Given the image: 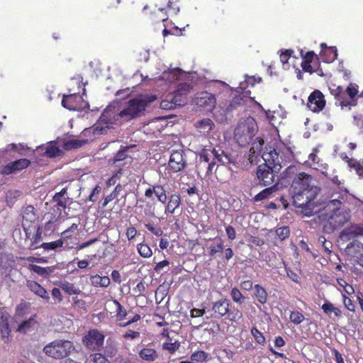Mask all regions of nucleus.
<instances>
[{
  "label": "nucleus",
  "mask_w": 363,
  "mask_h": 363,
  "mask_svg": "<svg viewBox=\"0 0 363 363\" xmlns=\"http://www.w3.org/2000/svg\"><path fill=\"white\" fill-rule=\"evenodd\" d=\"M140 337V333L133 330H128L123 335V337L125 340H133Z\"/></svg>",
  "instance_id": "obj_63"
},
{
  "label": "nucleus",
  "mask_w": 363,
  "mask_h": 363,
  "mask_svg": "<svg viewBox=\"0 0 363 363\" xmlns=\"http://www.w3.org/2000/svg\"><path fill=\"white\" fill-rule=\"evenodd\" d=\"M147 105V101L143 99L135 98L128 101L126 106L118 113V116L125 121H130L138 117L145 111Z\"/></svg>",
  "instance_id": "obj_10"
},
{
  "label": "nucleus",
  "mask_w": 363,
  "mask_h": 363,
  "mask_svg": "<svg viewBox=\"0 0 363 363\" xmlns=\"http://www.w3.org/2000/svg\"><path fill=\"white\" fill-rule=\"evenodd\" d=\"M40 148L45 150L43 155L50 158L60 156L62 153V150L57 145V143L55 141H51L48 143L45 147H41Z\"/></svg>",
  "instance_id": "obj_26"
},
{
  "label": "nucleus",
  "mask_w": 363,
  "mask_h": 363,
  "mask_svg": "<svg viewBox=\"0 0 363 363\" xmlns=\"http://www.w3.org/2000/svg\"><path fill=\"white\" fill-rule=\"evenodd\" d=\"M78 230V224L73 223L69 228L64 230L62 233V239L63 241L72 238L73 234Z\"/></svg>",
  "instance_id": "obj_53"
},
{
  "label": "nucleus",
  "mask_w": 363,
  "mask_h": 363,
  "mask_svg": "<svg viewBox=\"0 0 363 363\" xmlns=\"http://www.w3.org/2000/svg\"><path fill=\"white\" fill-rule=\"evenodd\" d=\"M32 230H35V234L30 236V243L28 248L31 250L41 248L40 242H41L42 238V228L40 226H33Z\"/></svg>",
  "instance_id": "obj_25"
},
{
  "label": "nucleus",
  "mask_w": 363,
  "mask_h": 363,
  "mask_svg": "<svg viewBox=\"0 0 363 363\" xmlns=\"http://www.w3.org/2000/svg\"><path fill=\"white\" fill-rule=\"evenodd\" d=\"M179 347V345L175 342H164L162 349L167 350L170 354H174Z\"/></svg>",
  "instance_id": "obj_61"
},
{
  "label": "nucleus",
  "mask_w": 363,
  "mask_h": 363,
  "mask_svg": "<svg viewBox=\"0 0 363 363\" xmlns=\"http://www.w3.org/2000/svg\"><path fill=\"white\" fill-rule=\"evenodd\" d=\"M321 308L323 312L328 315H330L332 313H333L334 315L337 318L342 315V311L340 309L335 307L332 303L329 301H325L323 304Z\"/></svg>",
  "instance_id": "obj_36"
},
{
  "label": "nucleus",
  "mask_w": 363,
  "mask_h": 363,
  "mask_svg": "<svg viewBox=\"0 0 363 363\" xmlns=\"http://www.w3.org/2000/svg\"><path fill=\"white\" fill-rule=\"evenodd\" d=\"M91 284L95 287L106 288L110 285L111 281L108 277H101L99 274L92 275L90 277Z\"/></svg>",
  "instance_id": "obj_30"
},
{
  "label": "nucleus",
  "mask_w": 363,
  "mask_h": 363,
  "mask_svg": "<svg viewBox=\"0 0 363 363\" xmlns=\"http://www.w3.org/2000/svg\"><path fill=\"white\" fill-rule=\"evenodd\" d=\"M74 349L72 342L57 339L47 344L43 348V352L50 357L61 359L68 357Z\"/></svg>",
  "instance_id": "obj_9"
},
{
  "label": "nucleus",
  "mask_w": 363,
  "mask_h": 363,
  "mask_svg": "<svg viewBox=\"0 0 363 363\" xmlns=\"http://www.w3.org/2000/svg\"><path fill=\"white\" fill-rule=\"evenodd\" d=\"M133 290L138 296H143L146 290V284L143 281H140Z\"/></svg>",
  "instance_id": "obj_64"
},
{
  "label": "nucleus",
  "mask_w": 363,
  "mask_h": 363,
  "mask_svg": "<svg viewBox=\"0 0 363 363\" xmlns=\"http://www.w3.org/2000/svg\"><path fill=\"white\" fill-rule=\"evenodd\" d=\"M230 296L234 302L240 304L242 303L245 298L240 291L236 287L231 289Z\"/></svg>",
  "instance_id": "obj_55"
},
{
  "label": "nucleus",
  "mask_w": 363,
  "mask_h": 363,
  "mask_svg": "<svg viewBox=\"0 0 363 363\" xmlns=\"http://www.w3.org/2000/svg\"><path fill=\"white\" fill-rule=\"evenodd\" d=\"M353 118L354 125L363 133V107L359 111H355Z\"/></svg>",
  "instance_id": "obj_52"
},
{
  "label": "nucleus",
  "mask_w": 363,
  "mask_h": 363,
  "mask_svg": "<svg viewBox=\"0 0 363 363\" xmlns=\"http://www.w3.org/2000/svg\"><path fill=\"white\" fill-rule=\"evenodd\" d=\"M30 164L29 160L21 158L3 166L0 169V174L2 175L15 174L26 169Z\"/></svg>",
  "instance_id": "obj_17"
},
{
  "label": "nucleus",
  "mask_w": 363,
  "mask_h": 363,
  "mask_svg": "<svg viewBox=\"0 0 363 363\" xmlns=\"http://www.w3.org/2000/svg\"><path fill=\"white\" fill-rule=\"evenodd\" d=\"M251 334L255 338L257 343L264 345L266 343V339L263 333L259 331L256 327H252L251 329Z\"/></svg>",
  "instance_id": "obj_49"
},
{
  "label": "nucleus",
  "mask_w": 363,
  "mask_h": 363,
  "mask_svg": "<svg viewBox=\"0 0 363 363\" xmlns=\"http://www.w3.org/2000/svg\"><path fill=\"white\" fill-rule=\"evenodd\" d=\"M144 195L145 198L152 199L153 195H155L157 199L163 204H165L167 201V190L164 186L161 184L150 186L145 191Z\"/></svg>",
  "instance_id": "obj_18"
},
{
  "label": "nucleus",
  "mask_w": 363,
  "mask_h": 363,
  "mask_svg": "<svg viewBox=\"0 0 363 363\" xmlns=\"http://www.w3.org/2000/svg\"><path fill=\"white\" fill-rule=\"evenodd\" d=\"M262 79L259 76L245 75V82L240 83L241 89H246L247 86H254L256 84L262 82Z\"/></svg>",
  "instance_id": "obj_40"
},
{
  "label": "nucleus",
  "mask_w": 363,
  "mask_h": 363,
  "mask_svg": "<svg viewBox=\"0 0 363 363\" xmlns=\"http://www.w3.org/2000/svg\"><path fill=\"white\" fill-rule=\"evenodd\" d=\"M209 354L203 350H196L190 357L191 361L196 362H205L208 359Z\"/></svg>",
  "instance_id": "obj_39"
},
{
  "label": "nucleus",
  "mask_w": 363,
  "mask_h": 363,
  "mask_svg": "<svg viewBox=\"0 0 363 363\" xmlns=\"http://www.w3.org/2000/svg\"><path fill=\"white\" fill-rule=\"evenodd\" d=\"M139 357L146 362H156L159 358V353L151 344H148L140 350Z\"/></svg>",
  "instance_id": "obj_21"
},
{
  "label": "nucleus",
  "mask_w": 363,
  "mask_h": 363,
  "mask_svg": "<svg viewBox=\"0 0 363 363\" xmlns=\"http://www.w3.org/2000/svg\"><path fill=\"white\" fill-rule=\"evenodd\" d=\"M284 151L275 148L269 152L264 151L262 154V157L265 162L257 167V177L259 184L261 186H266L271 185L274 182V169L279 170L283 164L286 162Z\"/></svg>",
  "instance_id": "obj_3"
},
{
  "label": "nucleus",
  "mask_w": 363,
  "mask_h": 363,
  "mask_svg": "<svg viewBox=\"0 0 363 363\" xmlns=\"http://www.w3.org/2000/svg\"><path fill=\"white\" fill-rule=\"evenodd\" d=\"M199 160L208 164L206 177H210L217 169L219 164L228 166L237 163L236 156L229 150H222L220 147L202 149L199 153Z\"/></svg>",
  "instance_id": "obj_4"
},
{
  "label": "nucleus",
  "mask_w": 363,
  "mask_h": 363,
  "mask_svg": "<svg viewBox=\"0 0 363 363\" xmlns=\"http://www.w3.org/2000/svg\"><path fill=\"white\" fill-rule=\"evenodd\" d=\"M187 167L185 159V152L183 150H173L168 162V168L173 172L177 173L183 171Z\"/></svg>",
  "instance_id": "obj_12"
},
{
  "label": "nucleus",
  "mask_w": 363,
  "mask_h": 363,
  "mask_svg": "<svg viewBox=\"0 0 363 363\" xmlns=\"http://www.w3.org/2000/svg\"><path fill=\"white\" fill-rule=\"evenodd\" d=\"M289 319L294 324L299 325L304 320L305 318L299 311H291L289 315Z\"/></svg>",
  "instance_id": "obj_57"
},
{
  "label": "nucleus",
  "mask_w": 363,
  "mask_h": 363,
  "mask_svg": "<svg viewBox=\"0 0 363 363\" xmlns=\"http://www.w3.org/2000/svg\"><path fill=\"white\" fill-rule=\"evenodd\" d=\"M258 126L255 119L251 116L240 120L234 130V139L240 147H247L252 142Z\"/></svg>",
  "instance_id": "obj_8"
},
{
  "label": "nucleus",
  "mask_w": 363,
  "mask_h": 363,
  "mask_svg": "<svg viewBox=\"0 0 363 363\" xmlns=\"http://www.w3.org/2000/svg\"><path fill=\"white\" fill-rule=\"evenodd\" d=\"M37 315L34 314L28 319L23 320L18 327L17 331L23 333H26L28 330L33 328L36 324Z\"/></svg>",
  "instance_id": "obj_31"
},
{
  "label": "nucleus",
  "mask_w": 363,
  "mask_h": 363,
  "mask_svg": "<svg viewBox=\"0 0 363 363\" xmlns=\"http://www.w3.org/2000/svg\"><path fill=\"white\" fill-rule=\"evenodd\" d=\"M213 126V122L209 118L202 119L195 123V127L203 133H208Z\"/></svg>",
  "instance_id": "obj_34"
},
{
  "label": "nucleus",
  "mask_w": 363,
  "mask_h": 363,
  "mask_svg": "<svg viewBox=\"0 0 363 363\" xmlns=\"http://www.w3.org/2000/svg\"><path fill=\"white\" fill-rule=\"evenodd\" d=\"M210 311L212 318L220 319L226 316V319L232 323L238 322L243 316L242 311L233 306L227 298H222L212 302Z\"/></svg>",
  "instance_id": "obj_7"
},
{
  "label": "nucleus",
  "mask_w": 363,
  "mask_h": 363,
  "mask_svg": "<svg viewBox=\"0 0 363 363\" xmlns=\"http://www.w3.org/2000/svg\"><path fill=\"white\" fill-rule=\"evenodd\" d=\"M169 98H172L174 102V106H182L187 103V97L181 95L177 91H174V94L169 95Z\"/></svg>",
  "instance_id": "obj_46"
},
{
  "label": "nucleus",
  "mask_w": 363,
  "mask_h": 363,
  "mask_svg": "<svg viewBox=\"0 0 363 363\" xmlns=\"http://www.w3.org/2000/svg\"><path fill=\"white\" fill-rule=\"evenodd\" d=\"M325 48V50H323V53H328L329 55L328 60L334 61L337 57V50L335 47H329L328 48L325 44L322 43L321 48Z\"/></svg>",
  "instance_id": "obj_54"
},
{
  "label": "nucleus",
  "mask_w": 363,
  "mask_h": 363,
  "mask_svg": "<svg viewBox=\"0 0 363 363\" xmlns=\"http://www.w3.org/2000/svg\"><path fill=\"white\" fill-rule=\"evenodd\" d=\"M348 191L342 189L340 196L331 199L323 204V207L313 211L319 213L318 218L325 233L331 234L344 227L351 218L350 211L343 206V201L347 197Z\"/></svg>",
  "instance_id": "obj_2"
},
{
  "label": "nucleus",
  "mask_w": 363,
  "mask_h": 363,
  "mask_svg": "<svg viewBox=\"0 0 363 363\" xmlns=\"http://www.w3.org/2000/svg\"><path fill=\"white\" fill-rule=\"evenodd\" d=\"M278 184H275L261 191L259 193L255 195L253 199L255 201H261L265 200L269 198L272 194L278 191Z\"/></svg>",
  "instance_id": "obj_29"
},
{
  "label": "nucleus",
  "mask_w": 363,
  "mask_h": 363,
  "mask_svg": "<svg viewBox=\"0 0 363 363\" xmlns=\"http://www.w3.org/2000/svg\"><path fill=\"white\" fill-rule=\"evenodd\" d=\"M58 286L67 294L71 295H79L82 293V290L76 287L74 284L70 283L67 281H60L58 284Z\"/></svg>",
  "instance_id": "obj_28"
},
{
  "label": "nucleus",
  "mask_w": 363,
  "mask_h": 363,
  "mask_svg": "<svg viewBox=\"0 0 363 363\" xmlns=\"http://www.w3.org/2000/svg\"><path fill=\"white\" fill-rule=\"evenodd\" d=\"M194 104L202 111L211 112L216 105L214 94L208 91H201L194 98Z\"/></svg>",
  "instance_id": "obj_13"
},
{
  "label": "nucleus",
  "mask_w": 363,
  "mask_h": 363,
  "mask_svg": "<svg viewBox=\"0 0 363 363\" xmlns=\"http://www.w3.org/2000/svg\"><path fill=\"white\" fill-rule=\"evenodd\" d=\"M254 294L257 301L261 304H264L267 301L268 294L266 289L259 284L254 286Z\"/></svg>",
  "instance_id": "obj_32"
},
{
  "label": "nucleus",
  "mask_w": 363,
  "mask_h": 363,
  "mask_svg": "<svg viewBox=\"0 0 363 363\" xmlns=\"http://www.w3.org/2000/svg\"><path fill=\"white\" fill-rule=\"evenodd\" d=\"M9 315L0 312V334L1 339L5 344L11 342V329L9 325Z\"/></svg>",
  "instance_id": "obj_19"
},
{
  "label": "nucleus",
  "mask_w": 363,
  "mask_h": 363,
  "mask_svg": "<svg viewBox=\"0 0 363 363\" xmlns=\"http://www.w3.org/2000/svg\"><path fill=\"white\" fill-rule=\"evenodd\" d=\"M363 236V225L352 224L343 229L340 238L342 240H350Z\"/></svg>",
  "instance_id": "obj_20"
},
{
  "label": "nucleus",
  "mask_w": 363,
  "mask_h": 363,
  "mask_svg": "<svg viewBox=\"0 0 363 363\" xmlns=\"http://www.w3.org/2000/svg\"><path fill=\"white\" fill-rule=\"evenodd\" d=\"M88 360L89 363H110L101 353L91 354Z\"/></svg>",
  "instance_id": "obj_56"
},
{
  "label": "nucleus",
  "mask_w": 363,
  "mask_h": 363,
  "mask_svg": "<svg viewBox=\"0 0 363 363\" xmlns=\"http://www.w3.org/2000/svg\"><path fill=\"white\" fill-rule=\"evenodd\" d=\"M137 250L139 255L144 258H149L152 255L151 248L145 242L139 243L137 246Z\"/></svg>",
  "instance_id": "obj_43"
},
{
  "label": "nucleus",
  "mask_w": 363,
  "mask_h": 363,
  "mask_svg": "<svg viewBox=\"0 0 363 363\" xmlns=\"http://www.w3.org/2000/svg\"><path fill=\"white\" fill-rule=\"evenodd\" d=\"M93 140H94L93 137H91L90 138H86V139L71 140L68 141L67 143H65V148L67 150L77 149V148L81 147L84 145L87 144L89 142H91Z\"/></svg>",
  "instance_id": "obj_33"
},
{
  "label": "nucleus",
  "mask_w": 363,
  "mask_h": 363,
  "mask_svg": "<svg viewBox=\"0 0 363 363\" xmlns=\"http://www.w3.org/2000/svg\"><path fill=\"white\" fill-rule=\"evenodd\" d=\"M193 89V86L189 83H180L178 84L176 91L179 93L181 95L187 97V95Z\"/></svg>",
  "instance_id": "obj_50"
},
{
  "label": "nucleus",
  "mask_w": 363,
  "mask_h": 363,
  "mask_svg": "<svg viewBox=\"0 0 363 363\" xmlns=\"http://www.w3.org/2000/svg\"><path fill=\"white\" fill-rule=\"evenodd\" d=\"M113 119L114 116L111 113V111L110 110L106 109L100 116L99 123L97 124L102 126L107 125L109 128V125L113 123Z\"/></svg>",
  "instance_id": "obj_35"
},
{
  "label": "nucleus",
  "mask_w": 363,
  "mask_h": 363,
  "mask_svg": "<svg viewBox=\"0 0 363 363\" xmlns=\"http://www.w3.org/2000/svg\"><path fill=\"white\" fill-rule=\"evenodd\" d=\"M113 303L116 307V320L118 321L123 320L128 315L127 311L123 307V306L120 303V302L118 300L114 299L113 301Z\"/></svg>",
  "instance_id": "obj_41"
},
{
  "label": "nucleus",
  "mask_w": 363,
  "mask_h": 363,
  "mask_svg": "<svg viewBox=\"0 0 363 363\" xmlns=\"http://www.w3.org/2000/svg\"><path fill=\"white\" fill-rule=\"evenodd\" d=\"M280 181L282 185L290 186L289 192L292 196L294 205L301 208L306 216H311L316 212L311 208L315 199L314 192L312 191L311 175L299 172L296 165H290L281 174Z\"/></svg>",
  "instance_id": "obj_1"
},
{
  "label": "nucleus",
  "mask_w": 363,
  "mask_h": 363,
  "mask_svg": "<svg viewBox=\"0 0 363 363\" xmlns=\"http://www.w3.org/2000/svg\"><path fill=\"white\" fill-rule=\"evenodd\" d=\"M129 148L128 146L123 147L108 161L109 164L118 168V172H121L123 167L129 166L133 162V157L127 153Z\"/></svg>",
  "instance_id": "obj_14"
},
{
  "label": "nucleus",
  "mask_w": 363,
  "mask_h": 363,
  "mask_svg": "<svg viewBox=\"0 0 363 363\" xmlns=\"http://www.w3.org/2000/svg\"><path fill=\"white\" fill-rule=\"evenodd\" d=\"M318 243L322 246L325 252L330 253V248L332 247V242L328 241L324 236H319L318 240Z\"/></svg>",
  "instance_id": "obj_58"
},
{
  "label": "nucleus",
  "mask_w": 363,
  "mask_h": 363,
  "mask_svg": "<svg viewBox=\"0 0 363 363\" xmlns=\"http://www.w3.org/2000/svg\"><path fill=\"white\" fill-rule=\"evenodd\" d=\"M145 228L149 230L150 233H152L155 236H162L163 234V230L160 227H155L151 223H145Z\"/></svg>",
  "instance_id": "obj_62"
},
{
  "label": "nucleus",
  "mask_w": 363,
  "mask_h": 363,
  "mask_svg": "<svg viewBox=\"0 0 363 363\" xmlns=\"http://www.w3.org/2000/svg\"><path fill=\"white\" fill-rule=\"evenodd\" d=\"M326 105L324 94L318 89H315L308 98L307 106L314 113H318L323 110Z\"/></svg>",
  "instance_id": "obj_16"
},
{
  "label": "nucleus",
  "mask_w": 363,
  "mask_h": 363,
  "mask_svg": "<svg viewBox=\"0 0 363 363\" xmlns=\"http://www.w3.org/2000/svg\"><path fill=\"white\" fill-rule=\"evenodd\" d=\"M167 199L168 201L166 202L164 213L166 214H173L181 205V196L178 193L172 194L167 197Z\"/></svg>",
  "instance_id": "obj_22"
},
{
  "label": "nucleus",
  "mask_w": 363,
  "mask_h": 363,
  "mask_svg": "<svg viewBox=\"0 0 363 363\" xmlns=\"http://www.w3.org/2000/svg\"><path fill=\"white\" fill-rule=\"evenodd\" d=\"M264 143V140L260 137H257L252 143L250 152L253 154H261L263 150Z\"/></svg>",
  "instance_id": "obj_47"
},
{
  "label": "nucleus",
  "mask_w": 363,
  "mask_h": 363,
  "mask_svg": "<svg viewBox=\"0 0 363 363\" xmlns=\"http://www.w3.org/2000/svg\"><path fill=\"white\" fill-rule=\"evenodd\" d=\"M224 250L223 241L219 238L216 243L213 244L209 247V255L211 257H216L218 253L223 252Z\"/></svg>",
  "instance_id": "obj_44"
},
{
  "label": "nucleus",
  "mask_w": 363,
  "mask_h": 363,
  "mask_svg": "<svg viewBox=\"0 0 363 363\" xmlns=\"http://www.w3.org/2000/svg\"><path fill=\"white\" fill-rule=\"evenodd\" d=\"M67 197H62L60 194H55L52 198V201L56 203V206L61 212L67 208Z\"/></svg>",
  "instance_id": "obj_45"
},
{
  "label": "nucleus",
  "mask_w": 363,
  "mask_h": 363,
  "mask_svg": "<svg viewBox=\"0 0 363 363\" xmlns=\"http://www.w3.org/2000/svg\"><path fill=\"white\" fill-rule=\"evenodd\" d=\"M27 286L28 289L37 296L45 300L50 299V296L46 289L35 281H28Z\"/></svg>",
  "instance_id": "obj_24"
},
{
  "label": "nucleus",
  "mask_w": 363,
  "mask_h": 363,
  "mask_svg": "<svg viewBox=\"0 0 363 363\" xmlns=\"http://www.w3.org/2000/svg\"><path fill=\"white\" fill-rule=\"evenodd\" d=\"M105 335L97 329H91L82 337L84 346L91 351H100L104 347Z\"/></svg>",
  "instance_id": "obj_11"
},
{
  "label": "nucleus",
  "mask_w": 363,
  "mask_h": 363,
  "mask_svg": "<svg viewBox=\"0 0 363 363\" xmlns=\"http://www.w3.org/2000/svg\"><path fill=\"white\" fill-rule=\"evenodd\" d=\"M22 217L23 227L26 238H30V236L33 233V224H34L37 220V214L35 208L31 205L26 206L23 210Z\"/></svg>",
  "instance_id": "obj_15"
},
{
  "label": "nucleus",
  "mask_w": 363,
  "mask_h": 363,
  "mask_svg": "<svg viewBox=\"0 0 363 363\" xmlns=\"http://www.w3.org/2000/svg\"><path fill=\"white\" fill-rule=\"evenodd\" d=\"M64 241L62 239H59L53 242H43L40 244L41 248L45 250H56L58 248H61L63 247Z\"/></svg>",
  "instance_id": "obj_42"
},
{
  "label": "nucleus",
  "mask_w": 363,
  "mask_h": 363,
  "mask_svg": "<svg viewBox=\"0 0 363 363\" xmlns=\"http://www.w3.org/2000/svg\"><path fill=\"white\" fill-rule=\"evenodd\" d=\"M29 268L31 271L38 274V275L43 277H47L48 275V271L47 268L36 264H30Z\"/></svg>",
  "instance_id": "obj_59"
},
{
  "label": "nucleus",
  "mask_w": 363,
  "mask_h": 363,
  "mask_svg": "<svg viewBox=\"0 0 363 363\" xmlns=\"http://www.w3.org/2000/svg\"><path fill=\"white\" fill-rule=\"evenodd\" d=\"M330 94L335 99V105L340 106L342 110L350 111L352 107L358 105V86L350 84L346 89L335 84L329 87Z\"/></svg>",
  "instance_id": "obj_6"
},
{
  "label": "nucleus",
  "mask_w": 363,
  "mask_h": 363,
  "mask_svg": "<svg viewBox=\"0 0 363 363\" xmlns=\"http://www.w3.org/2000/svg\"><path fill=\"white\" fill-rule=\"evenodd\" d=\"M277 238L281 240H285L290 235V229L288 226L278 228L275 230Z\"/></svg>",
  "instance_id": "obj_51"
},
{
  "label": "nucleus",
  "mask_w": 363,
  "mask_h": 363,
  "mask_svg": "<svg viewBox=\"0 0 363 363\" xmlns=\"http://www.w3.org/2000/svg\"><path fill=\"white\" fill-rule=\"evenodd\" d=\"M350 169H353L358 175L359 179L363 178V164H361L357 160L350 161Z\"/></svg>",
  "instance_id": "obj_48"
},
{
  "label": "nucleus",
  "mask_w": 363,
  "mask_h": 363,
  "mask_svg": "<svg viewBox=\"0 0 363 363\" xmlns=\"http://www.w3.org/2000/svg\"><path fill=\"white\" fill-rule=\"evenodd\" d=\"M348 253L356 259L363 258V244L360 242H351L347 245Z\"/></svg>",
  "instance_id": "obj_27"
},
{
  "label": "nucleus",
  "mask_w": 363,
  "mask_h": 363,
  "mask_svg": "<svg viewBox=\"0 0 363 363\" xmlns=\"http://www.w3.org/2000/svg\"><path fill=\"white\" fill-rule=\"evenodd\" d=\"M160 107L165 110H171L177 108L174 106V102L172 101V98H169V96L161 101Z\"/></svg>",
  "instance_id": "obj_60"
},
{
  "label": "nucleus",
  "mask_w": 363,
  "mask_h": 363,
  "mask_svg": "<svg viewBox=\"0 0 363 363\" xmlns=\"http://www.w3.org/2000/svg\"><path fill=\"white\" fill-rule=\"evenodd\" d=\"M72 84L77 86V89L74 87L69 88V94H63L62 105L69 111H82L89 108V103L83 99L86 94L84 84H82L79 79L74 78L72 79Z\"/></svg>",
  "instance_id": "obj_5"
},
{
  "label": "nucleus",
  "mask_w": 363,
  "mask_h": 363,
  "mask_svg": "<svg viewBox=\"0 0 363 363\" xmlns=\"http://www.w3.org/2000/svg\"><path fill=\"white\" fill-rule=\"evenodd\" d=\"M123 187L124 186L123 185H121V184H117V185L114 188L113 191L110 194H108L107 196H106L104 198V201L101 206L103 208L106 207L109 202H111L113 199H115L118 196L119 193L121 191H123Z\"/></svg>",
  "instance_id": "obj_38"
},
{
  "label": "nucleus",
  "mask_w": 363,
  "mask_h": 363,
  "mask_svg": "<svg viewBox=\"0 0 363 363\" xmlns=\"http://www.w3.org/2000/svg\"><path fill=\"white\" fill-rule=\"evenodd\" d=\"M308 158L313 162L312 165L313 166L314 169L320 171L321 173L325 174V176L328 175L327 172H326L327 165L326 164L323 165V164H319L320 159L318 157L316 154L311 153L308 156Z\"/></svg>",
  "instance_id": "obj_37"
},
{
  "label": "nucleus",
  "mask_w": 363,
  "mask_h": 363,
  "mask_svg": "<svg viewBox=\"0 0 363 363\" xmlns=\"http://www.w3.org/2000/svg\"><path fill=\"white\" fill-rule=\"evenodd\" d=\"M108 130V127L107 125L102 126L99 124H95L92 127L84 129L82 134L83 137H86V138L93 137L94 140H95L96 136L106 133Z\"/></svg>",
  "instance_id": "obj_23"
}]
</instances>
